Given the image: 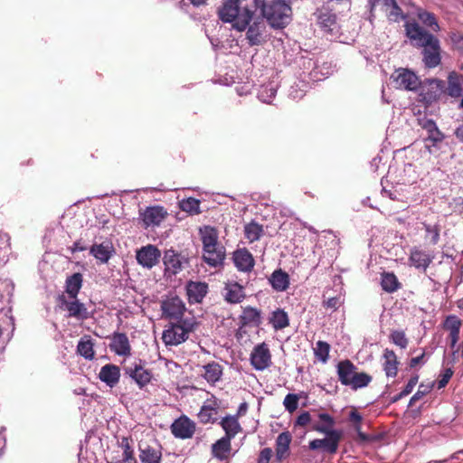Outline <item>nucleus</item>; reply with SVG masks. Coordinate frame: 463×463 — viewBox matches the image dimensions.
Segmentation results:
<instances>
[{
    "instance_id": "18",
    "label": "nucleus",
    "mask_w": 463,
    "mask_h": 463,
    "mask_svg": "<svg viewBox=\"0 0 463 463\" xmlns=\"http://www.w3.org/2000/svg\"><path fill=\"white\" fill-rule=\"evenodd\" d=\"M90 253L100 263H108L115 254V248L111 241H105L101 243H95L90 249Z\"/></svg>"
},
{
    "instance_id": "62",
    "label": "nucleus",
    "mask_w": 463,
    "mask_h": 463,
    "mask_svg": "<svg viewBox=\"0 0 463 463\" xmlns=\"http://www.w3.org/2000/svg\"><path fill=\"white\" fill-rule=\"evenodd\" d=\"M272 456V449L265 448L261 449L257 463H269Z\"/></svg>"
},
{
    "instance_id": "52",
    "label": "nucleus",
    "mask_w": 463,
    "mask_h": 463,
    "mask_svg": "<svg viewBox=\"0 0 463 463\" xmlns=\"http://www.w3.org/2000/svg\"><path fill=\"white\" fill-rule=\"evenodd\" d=\"M391 340L392 342L400 346L401 348L404 349L408 345V338L405 335V333L402 330H395L392 331L391 334Z\"/></svg>"
},
{
    "instance_id": "37",
    "label": "nucleus",
    "mask_w": 463,
    "mask_h": 463,
    "mask_svg": "<svg viewBox=\"0 0 463 463\" xmlns=\"http://www.w3.org/2000/svg\"><path fill=\"white\" fill-rule=\"evenodd\" d=\"M94 344L91 338L88 335L80 338L77 345L78 353L87 360H92L95 355L93 349Z\"/></svg>"
},
{
    "instance_id": "15",
    "label": "nucleus",
    "mask_w": 463,
    "mask_h": 463,
    "mask_svg": "<svg viewBox=\"0 0 463 463\" xmlns=\"http://www.w3.org/2000/svg\"><path fill=\"white\" fill-rule=\"evenodd\" d=\"M126 373L135 381L139 388L145 387L151 382L152 373L146 369L141 362L134 363L126 368Z\"/></svg>"
},
{
    "instance_id": "58",
    "label": "nucleus",
    "mask_w": 463,
    "mask_h": 463,
    "mask_svg": "<svg viewBox=\"0 0 463 463\" xmlns=\"http://www.w3.org/2000/svg\"><path fill=\"white\" fill-rule=\"evenodd\" d=\"M452 375H453V371L451 368H447V369L443 370L439 376L438 389L444 388L448 384V383L450 380V378L452 377Z\"/></svg>"
},
{
    "instance_id": "61",
    "label": "nucleus",
    "mask_w": 463,
    "mask_h": 463,
    "mask_svg": "<svg viewBox=\"0 0 463 463\" xmlns=\"http://www.w3.org/2000/svg\"><path fill=\"white\" fill-rule=\"evenodd\" d=\"M310 413L308 411H303L297 418L295 424L298 426L305 427L310 422Z\"/></svg>"
},
{
    "instance_id": "59",
    "label": "nucleus",
    "mask_w": 463,
    "mask_h": 463,
    "mask_svg": "<svg viewBox=\"0 0 463 463\" xmlns=\"http://www.w3.org/2000/svg\"><path fill=\"white\" fill-rule=\"evenodd\" d=\"M389 12V19L393 22H398L400 19L405 18V16L402 14V9L398 5V4H395L392 8H390Z\"/></svg>"
},
{
    "instance_id": "23",
    "label": "nucleus",
    "mask_w": 463,
    "mask_h": 463,
    "mask_svg": "<svg viewBox=\"0 0 463 463\" xmlns=\"http://www.w3.org/2000/svg\"><path fill=\"white\" fill-rule=\"evenodd\" d=\"M99 378L109 387H115L118 383L120 378L119 367L112 364L103 365L99 373Z\"/></svg>"
},
{
    "instance_id": "36",
    "label": "nucleus",
    "mask_w": 463,
    "mask_h": 463,
    "mask_svg": "<svg viewBox=\"0 0 463 463\" xmlns=\"http://www.w3.org/2000/svg\"><path fill=\"white\" fill-rule=\"evenodd\" d=\"M82 275L74 273L66 279V293L70 298H77V295L82 286Z\"/></svg>"
},
{
    "instance_id": "57",
    "label": "nucleus",
    "mask_w": 463,
    "mask_h": 463,
    "mask_svg": "<svg viewBox=\"0 0 463 463\" xmlns=\"http://www.w3.org/2000/svg\"><path fill=\"white\" fill-rule=\"evenodd\" d=\"M449 39L453 47L463 53V34L458 32H452L449 35Z\"/></svg>"
},
{
    "instance_id": "56",
    "label": "nucleus",
    "mask_w": 463,
    "mask_h": 463,
    "mask_svg": "<svg viewBox=\"0 0 463 463\" xmlns=\"http://www.w3.org/2000/svg\"><path fill=\"white\" fill-rule=\"evenodd\" d=\"M461 321L457 316H449L445 322L444 327L449 331L460 330Z\"/></svg>"
},
{
    "instance_id": "33",
    "label": "nucleus",
    "mask_w": 463,
    "mask_h": 463,
    "mask_svg": "<svg viewBox=\"0 0 463 463\" xmlns=\"http://www.w3.org/2000/svg\"><path fill=\"white\" fill-rule=\"evenodd\" d=\"M220 425L225 432V436L233 439L241 431V427L237 416L227 415L222 419Z\"/></svg>"
},
{
    "instance_id": "38",
    "label": "nucleus",
    "mask_w": 463,
    "mask_h": 463,
    "mask_svg": "<svg viewBox=\"0 0 463 463\" xmlns=\"http://www.w3.org/2000/svg\"><path fill=\"white\" fill-rule=\"evenodd\" d=\"M318 24L326 33L331 35H334V33L337 32V24L335 14L329 13L321 14L318 16Z\"/></svg>"
},
{
    "instance_id": "8",
    "label": "nucleus",
    "mask_w": 463,
    "mask_h": 463,
    "mask_svg": "<svg viewBox=\"0 0 463 463\" xmlns=\"http://www.w3.org/2000/svg\"><path fill=\"white\" fill-rule=\"evenodd\" d=\"M397 88L406 90H417L420 86V80L411 70L400 68L396 70L392 77Z\"/></svg>"
},
{
    "instance_id": "35",
    "label": "nucleus",
    "mask_w": 463,
    "mask_h": 463,
    "mask_svg": "<svg viewBox=\"0 0 463 463\" xmlns=\"http://www.w3.org/2000/svg\"><path fill=\"white\" fill-rule=\"evenodd\" d=\"M203 378L210 383H217L222 375V366L215 362L209 363L203 365Z\"/></svg>"
},
{
    "instance_id": "21",
    "label": "nucleus",
    "mask_w": 463,
    "mask_h": 463,
    "mask_svg": "<svg viewBox=\"0 0 463 463\" xmlns=\"http://www.w3.org/2000/svg\"><path fill=\"white\" fill-rule=\"evenodd\" d=\"M166 212L162 206L147 207L142 213L141 219L146 227L157 226L165 219Z\"/></svg>"
},
{
    "instance_id": "2",
    "label": "nucleus",
    "mask_w": 463,
    "mask_h": 463,
    "mask_svg": "<svg viewBox=\"0 0 463 463\" xmlns=\"http://www.w3.org/2000/svg\"><path fill=\"white\" fill-rule=\"evenodd\" d=\"M246 1L224 0L218 9L219 18L223 23L232 24V27L237 31H244L254 14V11L245 4Z\"/></svg>"
},
{
    "instance_id": "49",
    "label": "nucleus",
    "mask_w": 463,
    "mask_h": 463,
    "mask_svg": "<svg viewBox=\"0 0 463 463\" xmlns=\"http://www.w3.org/2000/svg\"><path fill=\"white\" fill-rule=\"evenodd\" d=\"M301 398V394L288 393L283 401L285 410L289 413L294 412L298 407V401Z\"/></svg>"
},
{
    "instance_id": "47",
    "label": "nucleus",
    "mask_w": 463,
    "mask_h": 463,
    "mask_svg": "<svg viewBox=\"0 0 463 463\" xmlns=\"http://www.w3.org/2000/svg\"><path fill=\"white\" fill-rule=\"evenodd\" d=\"M418 17L423 24L430 27L432 31H439V25L437 22L435 15L432 13L421 11L418 14Z\"/></svg>"
},
{
    "instance_id": "20",
    "label": "nucleus",
    "mask_w": 463,
    "mask_h": 463,
    "mask_svg": "<svg viewBox=\"0 0 463 463\" xmlns=\"http://www.w3.org/2000/svg\"><path fill=\"white\" fill-rule=\"evenodd\" d=\"M185 290L189 303H201L207 294L208 285L201 281H189L185 286Z\"/></svg>"
},
{
    "instance_id": "25",
    "label": "nucleus",
    "mask_w": 463,
    "mask_h": 463,
    "mask_svg": "<svg viewBox=\"0 0 463 463\" xmlns=\"http://www.w3.org/2000/svg\"><path fill=\"white\" fill-rule=\"evenodd\" d=\"M318 418L320 423L315 426V430L319 433H323L326 436H339L342 437L341 430L334 429L335 421L334 418L328 413H319Z\"/></svg>"
},
{
    "instance_id": "63",
    "label": "nucleus",
    "mask_w": 463,
    "mask_h": 463,
    "mask_svg": "<svg viewBox=\"0 0 463 463\" xmlns=\"http://www.w3.org/2000/svg\"><path fill=\"white\" fill-rule=\"evenodd\" d=\"M450 347L455 348L459 338V330L449 331Z\"/></svg>"
},
{
    "instance_id": "31",
    "label": "nucleus",
    "mask_w": 463,
    "mask_h": 463,
    "mask_svg": "<svg viewBox=\"0 0 463 463\" xmlns=\"http://www.w3.org/2000/svg\"><path fill=\"white\" fill-rule=\"evenodd\" d=\"M383 369L387 377H395L398 373V359L392 350L385 349L383 354Z\"/></svg>"
},
{
    "instance_id": "3",
    "label": "nucleus",
    "mask_w": 463,
    "mask_h": 463,
    "mask_svg": "<svg viewBox=\"0 0 463 463\" xmlns=\"http://www.w3.org/2000/svg\"><path fill=\"white\" fill-rule=\"evenodd\" d=\"M200 234L204 261L212 267L222 265L225 259V249L218 242L217 231L210 226H205L200 229Z\"/></svg>"
},
{
    "instance_id": "50",
    "label": "nucleus",
    "mask_w": 463,
    "mask_h": 463,
    "mask_svg": "<svg viewBox=\"0 0 463 463\" xmlns=\"http://www.w3.org/2000/svg\"><path fill=\"white\" fill-rule=\"evenodd\" d=\"M330 345L324 341L317 342L315 354L318 360L326 363L329 357Z\"/></svg>"
},
{
    "instance_id": "6",
    "label": "nucleus",
    "mask_w": 463,
    "mask_h": 463,
    "mask_svg": "<svg viewBox=\"0 0 463 463\" xmlns=\"http://www.w3.org/2000/svg\"><path fill=\"white\" fill-rule=\"evenodd\" d=\"M418 125L425 131L426 136L423 138L425 142V147L429 153H432L431 147L437 146L441 143L445 135L439 130L436 122L427 118L426 116L418 118Z\"/></svg>"
},
{
    "instance_id": "44",
    "label": "nucleus",
    "mask_w": 463,
    "mask_h": 463,
    "mask_svg": "<svg viewBox=\"0 0 463 463\" xmlns=\"http://www.w3.org/2000/svg\"><path fill=\"white\" fill-rule=\"evenodd\" d=\"M263 232L262 226L255 222L248 223L244 228L245 237L250 241L260 240Z\"/></svg>"
},
{
    "instance_id": "39",
    "label": "nucleus",
    "mask_w": 463,
    "mask_h": 463,
    "mask_svg": "<svg viewBox=\"0 0 463 463\" xmlns=\"http://www.w3.org/2000/svg\"><path fill=\"white\" fill-rule=\"evenodd\" d=\"M277 85L272 82L261 85L258 90V99L263 103H271L277 94Z\"/></svg>"
},
{
    "instance_id": "1",
    "label": "nucleus",
    "mask_w": 463,
    "mask_h": 463,
    "mask_svg": "<svg viewBox=\"0 0 463 463\" xmlns=\"http://www.w3.org/2000/svg\"><path fill=\"white\" fill-rule=\"evenodd\" d=\"M406 36L414 46L421 48L422 62L426 68L433 69L441 62V47L439 40L428 33L417 22H406Z\"/></svg>"
},
{
    "instance_id": "45",
    "label": "nucleus",
    "mask_w": 463,
    "mask_h": 463,
    "mask_svg": "<svg viewBox=\"0 0 463 463\" xmlns=\"http://www.w3.org/2000/svg\"><path fill=\"white\" fill-rule=\"evenodd\" d=\"M242 319L245 324L259 326L261 323L260 311L255 307H247L242 312Z\"/></svg>"
},
{
    "instance_id": "54",
    "label": "nucleus",
    "mask_w": 463,
    "mask_h": 463,
    "mask_svg": "<svg viewBox=\"0 0 463 463\" xmlns=\"http://www.w3.org/2000/svg\"><path fill=\"white\" fill-rule=\"evenodd\" d=\"M120 446L123 449V458L121 460L126 463H130L131 461L135 460L134 451L129 444L128 438L122 439Z\"/></svg>"
},
{
    "instance_id": "27",
    "label": "nucleus",
    "mask_w": 463,
    "mask_h": 463,
    "mask_svg": "<svg viewBox=\"0 0 463 463\" xmlns=\"http://www.w3.org/2000/svg\"><path fill=\"white\" fill-rule=\"evenodd\" d=\"M356 366L349 360L339 362L336 366V372L340 383L345 386H349L353 376L356 373Z\"/></svg>"
},
{
    "instance_id": "32",
    "label": "nucleus",
    "mask_w": 463,
    "mask_h": 463,
    "mask_svg": "<svg viewBox=\"0 0 463 463\" xmlns=\"http://www.w3.org/2000/svg\"><path fill=\"white\" fill-rule=\"evenodd\" d=\"M139 459L141 463H161L162 449L160 447L152 446L139 447Z\"/></svg>"
},
{
    "instance_id": "53",
    "label": "nucleus",
    "mask_w": 463,
    "mask_h": 463,
    "mask_svg": "<svg viewBox=\"0 0 463 463\" xmlns=\"http://www.w3.org/2000/svg\"><path fill=\"white\" fill-rule=\"evenodd\" d=\"M424 230L426 232L427 237H430V242L432 244H437L439 240V225H430L428 223H422Z\"/></svg>"
},
{
    "instance_id": "7",
    "label": "nucleus",
    "mask_w": 463,
    "mask_h": 463,
    "mask_svg": "<svg viewBox=\"0 0 463 463\" xmlns=\"http://www.w3.org/2000/svg\"><path fill=\"white\" fill-rule=\"evenodd\" d=\"M60 307L67 312V317L75 318L78 321H84L90 317L85 304L79 301L77 298H67L66 296L62 295L59 298Z\"/></svg>"
},
{
    "instance_id": "60",
    "label": "nucleus",
    "mask_w": 463,
    "mask_h": 463,
    "mask_svg": "<svg viewBox=\"0 0 463 463\" xmlns=\"http://www.w3.org/2000/svg\"><path fill=\"white\" fill-rule=\"evenodd\" d=\"M418 381H419L418 375H414V376L411 377L408 383L406 384L404 389L402 391V395H409L412 392V390L416 386V384L418 383Z\"/></svg>"
},
{
    "instance_id": "24",
    "label": "nucleus",
    "mask_w": 463,
    "mask_h": 463,
    "mask_svg": "<svg viewBox=\"0 0 463 463\" xmlns=\"http://www.w3.org/2000/svg\"><path fill=\"white\" fill-rule=\"evenodd\" d=\"M232 259L235 267L243 272H250L255 264L252 254L246 249L236 250Z\"/></svg>"
},
{
    "instance_id": "16",
    "label": "nucleus",
    "mask_w": 463,
    "mask_h": 463,
    "mask_svg": "<svg viewBox=\"0 0 463 463\" xmlns=\"http://www.w3.org/2000/svg\"><path fill=\"white\" fill-rule=\"evenodd\" d=\"M341 438L339 436H326L324 439H313L309 442V449L311 450L321 449L324 452L335 454L337 451Z\"/></svg>"
},
{
    "instance_id": "46",
    "label": "nucleus",
    "mask_w": 463,
    "mask_h": 463,
    "mask_svg": "<svg viewBox=\"0 0 463 463\" xmlns=\"http://www.w3.org/2000/svg\"><path fill=\"white\" fill-rule=\"evenodd\" d=\"M372 381V377L365 373H355L352 378L349 387L353 390L366 387Z\"/></svg>"
},
{
    "instance_id": "10",
    "label": "nucleus",
    "mask_w": 463,
    "mask_h": 463,
    "mask_svg": "<svg viewBox=\"0 0 463 463\" xmlns=\"http://www.w3.org/2000/svg\"><path fill=\"white\" fill-rule=\"evenodd\" d=\"M163 317L176 321L184 320L182 317L185 311V305L177 296L167 297L161 303Z\"/></svg>"
},
{
    "instance_id": "22",
    "label": "nucleus",
    "mask_w": 463,
    "mask_h": 463,
    "mask_svg": "<svg viewBox=\"0 0 463 463\" xmlns=\"http://www.w3.org/2000/svg\"><path fill=\"white\" fill-rule=\"evenodd\" d=\"M223 297L228 303H240L245 298L244 288L238 282L228 281L223 288Z\"/></svg>"
},
{
    "instance_id": "14",
    "label": "nucleus",
    "mask_w": 463,
    "mask_h": 463,
    "mask_svg": "<svg viewBox=\"0 0 463 463\" xmlns=\"http://www.w3.org/2000/svg\"><path fill=\"white\" fill-rule=\"evenodd\" d=\"M171 430L175 438L190 439L195 432V424L186 416H181L171 425Z\"/></svg>"
},
{
    "instance_id": "40",
    "label": "nucleus",
    "mask_w": 463,
    "mask_h": 463,
    "mask_svg": "<svg viewBox=\"0 0 463 463\" xmlns=\"http://www.w3.org/2000/svg\"><path fill=\"white\" fill-rule=\"evenodd\" d=\"M447 93L452 98H458L461 96L462 88L458 75L457 72L452 71L448 76V87Z\"/></svg>"
},
{
    "instance_id": "12",
    "label": "nucleus",
    "mask_w": 463,
    "mask_h": 463,
    "mask_svg": "<svg viewBox=\"0 0 463 463\" xmlns=\"http://www.w3.org/2000/svg\"><path fill=\"white\" fill-rule=\"evenodd\" d=\"M160 258V250L152 244L143 246L136 254L137 263L146 269H152L156 266L159 262Z\"/></svg>"
},
{
    "instance_id": "42",
    "label": "nucleus",
    "mask_w": 463,
    "mask_h": 463,
    "mask_svg": "<svg viewBox=\"0 0 463 463\" xmlns=\"http://www.w3.org/2000/svg\"><path fill=\"white\" fill-rule=\"evenodd\" d=\"M229 437H222L213 445V453L218 458H223L231 449V440Z\"/></svg>"
},
{
    "instance_id": "17",
    "label": "nucleus",
    "mask_w": 463,
    "mask_h": 463,
    "mask_svg": "<svg viewBox=\"0 0 463 463\" xmlns=\"http://www.w3.org/2000/svg\"><path fill=\"white\" fill-rule=\"evenodd\" d=\"M109 348L119 356H128L131 354L130 343L125 333L115 332L111 336Z\"/></svg>"
},
{
    "instance_id": "41",
    "label": "nucleus",
    "mask_w": 463,
    "mask_h": 463,
    "mask_svg": "<svg viewBox=\"0 0 463 463\" xmlns=\"http://www.w3.org/2000/svg\"><path fill=\"white\" fill-rule=\"evenodd\" d=\"M334 71V67L329 62L317 64L310 72V76L314 80H322L330 76Z\"/></svg>"
},
{
    "instance_id": "64",
    "label": "nucleus",
    "mask_w": 463,
    "mask_h": 463,
    "mask_svg": "<svg viewBox=\"0 0 463 463\" xmlns=\"http://www.w3.org/2000/svg\"><path fill=\"white\" fill-rule=\"evenodd\" d=\"M349 420H350L354 424H356V423L362 422L363 417H362V416H361V414H359L357 411H352L349 413Z\"/></svg>"
},
{
    "instance_id": "5",
    "label": "nucleus",
    "mask_w": 463,
    "mask_h": 463,
    "mask_svg": "<svg viewBox=\"0 0 463 463\" xmlns=\"http://www.w3.org/2000/svg\"><path fill=\"white\" fill-rule=\"evenodd\" d=\"M194 328V323L190 319L170 323L163 331L162 340L165 345H178L187 340Z\"/></svg>"
},
{
    "instance_id": "51",
    "label": "nucleus",
    "mask_w": 463,
    "mask_h": 463,
    "mask_svg": "<svg viewBox=\"0 0 463 463\" xmlns=\"http://www.w3.org/2000/svg\"><path fill=\"white\" fill-rule=\"evenodd\" d=\"M433 385V383L430 384L420 383L417 392L411 397L409 404L413 405L417 401L420 400L423 396L431 391Z\"/></svg>"
},
{
    "instance_id": "19",
    "label": "nucleus",
    "mask_w": 463,
    "mask_h": 463,
    "mask_svg": "<svg viewBox=\"0 0 463 463\" xmlns=\"http://www.w3.org/2000/svg\"><path fill=\"white\" fill-rule=\"evenodd\" d=\"M219 403L215 398L208 399L202 405L197 417L203 424L213 423L218 414Z\"/></svg>"
},
{
    "instance_id": "9",
    "label": "nucleus",
    "mask_w": 463,
    "mask_h": 463,
    "mask_svg": "<svg viewBox=\"0 0 463 463\" xmlns=\"http://www.w3.org/2000/svg\"><path fill=\"white\" fill-rule=\"evenodd\" d=\"M250 361L256 371L269 368L272 364L269 345L264 342L255 345L250 353Z\"/></svg>"
},
{
    "instance_id": "48",
    "label": "nucleus",
    "mask_w": 463,
    "mask_h": 463,
    "mask_svg": "<svg viewBox=\"0 0 463 463\" xmlns=\"http://www.w3.org/2000/svg\"><path fill=\"white\" fill-rule=\"evenodd\" d=\"M180 208L191 214H197L200 213V201L193 197L184 199L180 202Z\"/></svg>"
},
{
    "instance_id": "13",
    "label": "nucleus",
    "mask_w": 463,
    "mask_h": 463,
    "mask_svg": "<svg viewBox=\"0 0 463 463\" xmlns=\"http://www.w3.org/2000/svg\"><path fill=\"white\" fill-rule=\"evenodd\" d=\"M420 100L426 104H431L437 100L443 89V81L440 80H430L423 85L420 84Z\"/></svg>"
},
{
    "instance_id": "4",
    "label": "nucleus",
    "mask_w": 463,
    "mask_h": 463,
    "mask_svg": "<svg viewBox=\"0 0 463 463\" xmlns=\"http://www.w3.org/2000/svg\"><path fill=\"white\" fill-rule=\"evenodd\" d=\"M261 14L270 26L283 28L290 21L291 7L283 0H262Z\"/></svg>"
},
{
    "instance_id": "30",
    "label": "nucleus",
    "mask_w": 463,
    "mask_h": 463,
    "mask_svg": "<svg viewBox=\"0 0 463 463\" xmlns=\"http://www.w3.org/2000/svg\"><path fill=\"white\" fill-rule=\"evenodd\" d=\"M291 440L292 437L288 431L279 434L276 439V458L278 460L280 461L288 456Z\"/></svg>"
},
{
    "instance_id": "34",
    "label": "nucleus",
    "mask_w": 463,
    "mask_h": 463,
    "mask_svg": "<svg viewBox=\"0 0 463 463\" xmlns=\"http://www.w3.org/2000/svg\"><path fill=\"white\" fill-rule=\"evenodd\" d=\"M269 321L275 330H281L289 325L288 313L281 308L272 311Z\"/></svg>"
},
{
    "instance_id": "11",
    "label": "nucleus",
    "mask_w": 463,
    "mask_h": 463,
    "mask_svg": "<svg viewBox=\"0 0 463 463\" xmlns=\"http://www.w3.org/2000/svg\"><path fill=\"white\" fill-rule=\"evenodd\" d=\"M246 39L250 46L260 45L267 41V24L263 18L258 17L247 25Z\"/></svg>"
},
{
    "instance_id": "55",
    "label": "nucleus",
    "mask_w": 463,
    "mask_h": 463,
    "mask_svg": "<svg viewBox=\"0 0 463 463\" xmlns=\"http://www.w3.org/2000/svg\"><path fill=\"white\" fill-rule=\"evenodd\" d=\"M323 303L326 308H329V309H332L335 311L342 306V304L344 303V298L340 294H338L335 297L327 298L326 299L324 300Z\"/></svg>"
},
{
    "instance_id": "29",
    "label": "nucleus",
    "mask_w": 463,
    "mask_h": 463,
    "mask_svg": "<svg viewBox=\"0 0 463 463\" xmlns=\"http://www.w3.org/2000/svg\"><path fill=\"white\" fill-rule=\"evenodd\" d=\"M269 282L275 291L283 292L289 287V276L287 272L279 269L271 273Z\"/></svg>"
},
{
    "instance_id": "43",
    "label": "nucleus",
    "mask_w": 463,
    "mask_h": 463,
    "mask_svg": "<svg viewBox=\"0 0 463 463\" xmlns=\"http://www.w3.org/2000/svg\"><path fill=\"white\" fill-rule=\"evenodd\" d=\"M381 285L384 291L394 292L399 288V281L393 273L384 272L382 274Z\"/></svg>"
},
{
    "instance_id": "26",
    "label": "nucleus",
    "mask_w": 463,
    "mask_h": 463,
    "mask_svg": "<svg viewBox=\"0 0 463 463\" xmlns=\"http://www.w3.org/2000/svg\"><path fill=\"white\" fill-rule=\"evenodd\" d=\"M163 261L168 273L175 275L182 269V257L172 249L165 251Z\"/></svg>"
},
{
    "instance_id": "28",
    "label": "nucleus",
    "mask_w": 463,
    "mask_h": 463,
    "mask_svg": "<svg viewBox=\"0 0 463 463\" xmlns=\"http://www.w3.org/2000/svg\"><path fill=\"white\" fill-rule=\"evenodd\" d=\"M433 257L428 252L414 248L411 250L409 261L411 265L416 269L426 270L430 264L432 262Z\"/></svg>"
}]
</instances>
